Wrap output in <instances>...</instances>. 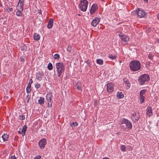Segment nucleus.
<instances>
[{"instance_id": "nucleus-23", "label": "nucleus", "mask_w": 159, "mask_h": 159, "mask_svg": "<svg viewBox=\"0 0 159 159\" xmlns=\"http://www.w3.org/2000/svg\"><path fill=\"white\" fill-rule=\"evenodd\" d=\"M17 11L16 12V15L18 16H22V11H23V10H20L19 9H17Z\"/></svg>"}, {"instance_id": "nucleus-17", "label": "nucleus", "mask_w": 159, "mask_h": 159, "mask_svg": "<svg viewBox=\"0 0 159 159\" xmlns=\"http://www.w3.org/2000/svg\"><path fill=\"white\" fill-rule=\"evenodd\" d=\"M53 25V20L52 19H50L48 23L47 27L49 29H51L52 28Z\"/></svg>"}, {"instance_id": "nucleus-1", "label": "nucleus", "mask_w": 159, "mask_h": 159, "mask_svg": "<svg viewBox=\"0 0 159 159\" xmlns=\"http://www.w3.org/2000/svg\"><path fill=\"white\" fill-rule=\"evenodd\" d=\"M120 127L123 130H129L132 127V125L130 121L128 119L122 118L120 120Z\"/></svg>"}, {"instance_id": "nucleus-53", "label": "nucleus", "mask_w": 159, "mask_h": 159, "mask_svg": "<svg viewBox=\"0 0 159 159\" xmlns=\"http://www.w3.org/2000/svg\"><path fill=\"white\" fill-rule=\"evenodd\" d=\"M157 41L158 43H159V39H157Z\"/></svg>"}, {"instance_id": "nucleus-33", "label": "nucleus", "mask_w": 159, "mask_h": 159, "mask_svg": "<svg viewBox=\"0 0 159 159\" xmlns=\"http://www.w3.org/2000/svg\"><path fill=\"white\" fill-rule=\"evenodd\" d=\"M72 50V47L69 45L68 46L67 50L68 52H70Z\"/></svg>"}, {"instance_id": "nucleus-7", "label": "nucleus", "mask_w": 159, "mask_h": 159, "mask_svg": "<svg viewBox=\"0 0 159 159\" xmlns=\"http://www.w3.org/2000/svg\"><path fill=\"white\" fill-rule=\"evenodd\" d=\"M47 143L46 139L43 138L41 139L39 143V146L41 149H43L45 148V145Z\"/></svg>"}, {"instance_id": "nucleus-55", "label": "nucleus", "mask_w": 159, "mask_h": 159, "mask_svg": "<svg viewBox=\"0 0 159 159\" xmlns=\"http://www.w3.org/2000/svg\"><path fill=\"white\" fill-rule=\"evenodd\" d=\"M78 15H79V16H80V14H78Z\"/></svg>"}, {"instance_id": "nucleus-52", "label": "nucleus", "mask_w": 159, "mask_h": 159, "mask_svg": "<svg viewBox=\"0 0 159 159\" xmlns=\"http://www.w3.org/2000/svg\"><path fill=\"white\" fill-rule=\"evenodd\" d=\"M145 2H148V0H144Z\"/></svg>"}, {"instance_id": "nucleus-13", "label": "nucleus", "mask_w": 159, "mask_h": 159, "mask_svg": "<svg viewBox=\"0 0 159 159\" xmlns=\"http://www.w3.org/2000/svg\"><path fill=\"white\" fill-rule=\"evenodd\" d=\"M119 36L121 39L122 42L125 43V44L129 40V38L126 35H119Z\"/></svg>"}, {"instance_id": "nucleus-39", "label": "nucleus", "mask_w": 159, "mask_h": 159, "mask_svg": "<svg viewBox=\"0 0 159 159\" xmlns=\"http://www.w3.org/2000/svg\"><path fill=\"white\" fill-rule=\"evenodd\" d=\"M12 8H9L6 9V10L7 11V12H9V11H12Z\"/></svg>"}, {"instance_id": "nucleus-51", "label": "nucleus", "mask_w": 159, "mask_h": 159, "mask_svg": "<svg viewBox=\"0 0 159 159\" xmlns=\"http://www.w3.org/2000/svg\"><path fill=\"white\" fill-rule=\"evenodd\" d=\"M38 12L39 13V14H41V11L40 10V11H38Z\"/></svg>"}, {"instance_id": "nucleus-8", "label": "nucleus", "mask_w": 159, "mask_h": 159, "mask_svg": "<svg viewBox=\"0 0 159 159\" xmlns=\"http://www.w3.org/2000/svg\"><path fill=\"white\" fill-rule=\"evenodd\" d=\"M136 12L138 16L140 18L144 17L147 15V13L145 11L143 10H141L139 9L138 8L137 9Z\"/></svg>"}, {"instance_id": "nucleus-27", "label": "nucleus", "mask_w": 159, "mask_h": 159, "mask_svg": "<svg viewBox=\"0 0 159 159\" xmlns=\"http://www.w3.org/2000/svg\"><path fill=\"white\" fill-rule=\"evenodd\" d=\"M97 63L100 65H102L103 63V61L102 60L100 59H98L97 60Z\"/></svg>"}, {"instance_id": "nucleus-37", "label": "nucleus", "mask_w": 159, "mask_h": 159, "mask_svg": "<svg viewBox=\"0 0 159 159\" xmlns=\"http://www.w3.org/2000/svg\"><path fill=\"white\" fill-rule=\"evenodd\" d=\"M40 86L39 83L36 84L35 85V87L37 89H38L40 87Z\"/></svg>"}, {"instance_id": "nucleus-22", "label": "nucleus", "mask_w": 159, "mask_h": 159, "mask_svg": "<svg viewBox=\"0 0 159 159\" xmlns=\"http://www.w3.org/2000/svg\"><path fill=\"white\" fill-rule=\"evenodd\" d=\"M117 98L119 99L121 98L124 97V95L121 92H119L117 93L116 95Z\"/></svg>"}, {"instance_id": "nucleus-54", "label": "nucleus", "mask_w": 159, "mask_h": 159, "mask_svg": "<svg viewBox=\"0 0 159 159\" xmlns=\"http://www.w3.org/2000/svg\"><path fill=\"white\" fill-rule=\"evenodd\" d=\"M149 63H150V62H148V64H149Z\"/></svg>"}, {"instance_id": "nucleus-2", "label": "nucleus", "mask_w": 159, "mask_h": 159, "mask_svg": "<svg viewBox=\"0 0 159 159\" xmlns=\"http://www.w3.org/2000/svg\"><path fill=\"white\" fill-rule=\"evenodd\" d=\"M56 67L57 72L56 75L60 77L65 71V66L62 62H58L56 64Z\"/></svg>"}, {"instance_id": "nucleus-44", "label": "nucleus", "mask_w": 159, "mask_h": 159, "mask_svg": "<svg viewBox=\"0 0 159 159\" xmlns=\"http://www.w3.org/2000/svg\"><path fill=\"white\" fill-rule=\"evenodd\" d=\"M146 31L147 33L150 32H151V29L150 28H148L146 30Z\"/></svg>"}, {"instance_id": "nucleus-45", "label": "nucleus", "mask_w": 159, "mask_h": 159, "mask_svg": "<svg viewBox=\"0 0 159 159\" xmlns=\"http://www.w3.org/2000/svg\"><path fill=\"white\" fill-rule=\"evenodd\" d=\"M11 159H16V157L14 156H12L11 157Z\"/></svg>"}, {"instance_id": "nucleus-3", "label": "nucleus", "mask_w": 159, "mask_h": 159, "mask_svg": "<svg viewBox=\"0 0 159 159\" xmlns=\"http://www.w3.org/2000/svg\"><path fill=\"white\" fill-rule=\"evenodd\" d=\"M129 67L132 70L136 71L140 69V64L139 61L136 60L132 61L130 63Z\"/></svg>"}, {"instance_id": "nucleus-19", "label": "nucleus", "mask_w": 159, "mask_h": 159, "mask_svg": "<svg viewBox=\"0 0 159 159\" xmlns=\"http://www.w3.org/2000/svg\"><path fill=\"white\" fill-rule=\"evenodd\" d=\"M2 138L4 141H7L9 138V135L7 134H4L2 136Z\"/></svg>"}, {"instance_id": "nucleus-4", "label": "nucleus", "mask_w": 159, "mask_h": 159, "mask_svg": "<svg viewBox=\"0 0 159 159\" xmlns=\"http://www.w3.org/2000/svg\"><path fill=\"white\" fill-rule=\"evenodd\" d=\"M149 76L147 74H144L140 76L138 80L139 84L141 85H143L145 82L149 81Z\"/></svg>"}, {"instance_id": "nucleus-31", "label": "nucleus", "mask_w": 159, "mask_h": 159, "mask_svg": "<svg viewBox=\"0 0 159 159\" xmlns=\"http://www.w3.org/2000/svg\"><path fill=\"white\" fill-rule=\"evenodd\" d=\"M146 91V90L145 89L142 90H141L140 92V96L143 95L145 94Z\"/></svg>"}, {"instance_id": "nucleus-28", "label": "nucleus", "mask_w": 159, "mask_h": 159, "mask_svg": "<svg viewBox=\"0 0 159 159\" xmlns=\"http://www.w3.org/2000/svg\"><path fill=\"white\" fill-rule=\"evenodd\" d=\"M120 150L123 152H124L126 149L125 146V145H121L120 147Z\"/></svg>"}, {"instance_id": "nucleus-46", "label": "nucleus", "mask_w": 159, "mask_h": 159, "mask_svg": "<svg viewBox=\"0 0 159 159\" xmlns=\"http://www.w3.org/2000/svg\"><path fill=\"white\" fill-rule=\"evenodd\" d=\"M129 148H128L129 150L130 151H131L132 150V148L131 147L129 146Z\"/></svg>"}, {"instance_id": "nucleus-47", "label": "nucleus", "mask_w": 159, "mask_h": 159, "mask_svg": "<svg viewBox=\"0 0 159 159\" xmlns=\"http://www.w3.org/2000/svg\"><path fill=\"white\" fill-rule=\"evenodd\" d=\"M33 83V80L31 79L29 81V83L30 84H31Z\"/></svg>"}, {"instance_id": "nucleus-35", "label": "nucleus", "mask_w": 159, "mask_h": 159, "mask_svg": "<svg viewBox=\"0 0 159 159\" xmlns=\"http://www.w3.org/2000/svg\"><path fill=\"white\" fill-rule=\"evenodd\" d=\"M19 118L20 120H24L25 119V116L23 115H21L19 116Z\"/></svg>"}, {"instance_id": "nucleus-10", "label": "nucleus", "mask_w": 159, "mask_h": 159, "mask_svg": "<svg viewBox=\"0 0 159 159\" xmlns=\"http://www.w3.org/2000/svg\"><path fill=\"white\" fill-rule=\"evenodd\" d=\"M24 2V0H19L18 3L16 7V9L23 10Z\"/></svg>"}, {"instance_id": "nucleus-41", "label": "nucleus", "mask_w": 159, "mask_h": 159, "mask_svg": "<svg viewBox=\"0 0 159 159\" xmlns=\"http://www.w3.org/2000/svg\"><path fill=\"white\" fill-rule=\"evenodd\" d=\"M126 83L127 84V86L128 87H129L130 86V84L128 81H126Z\"/></svg>"}, {"instance_id": "nucleus-38", "label": "nucleus", "mask_w": 159, "mask_h": 159, "mask_svg": "<svg viewBox=\"0 0 159 159\" xmlns=\"http://www.w3.org/2000/svg\"><path fill=\"white\" fill-rule=\"evenodd\" d=\"M30 96H29V95H28L26 96V99H27V102L28 103L29 102V100L30 99Z\"/></svg>"}, {"instance_id": "nucleus-36", "label": "nucleus", "mask_w": 159, "mask_h": 159, "mask_svg": "<svg viewBox=\"0 0 159 159\" xmlns=\"http://www.w3.org/2000/svg\"><path fill=\"white\" fill-rule=\"evenodd\" d=\"M153 56L152 54L150 53L148 56V58L150 60H152L153 59Z\"/></svg>"}, {"instance_id": "nucleus-50", "label": "nucleus", "mask_w": 159, "mask_h": 159, "mask_svg": "<svg viewBox=\"0 0 159 159\" xmlns=\"http://www.w3.org/2000/svg\"><path fill=\"white\" fill-rule=\"evenodd\" d=\"M157 18L159 20V13H158V15L157 16Z\"/></svg>"}, {"instance_id": "nucleus-9", "label": "nucleus", "mask_w": 159, "mask_h": 159, "mask_svg": "<svg viewBox=\"0 0 159 159\" xmlns=\"http://www.w3.org/2000/svg\"><path fill=\"white\" fill-rule=\"evenodd\" d=\"M114 84L111 83H108L107 85V90L108 93H111L114 91Z\"/></svg>"}, {"instance_id": "nucleus-34", "label": "nucleus", "mask_w": 159, "mask_h": 159, "mask_svg": "<svg viewBox=\"0 0 159 159\" xmlns=\"http://www.w3.org/2000/svg\"><path fill=\"white\" fill-rule=\"evenodd\" d=\"M78 125V123L77 122H73L70 124V125L71 126H77Z\"/></svg>"}, {"instance_id": "nucleus-5", "label": "nucleus", "mask_w": 159, "mask_h": 159, "mask_svg": "<svg viewBox=\"0 0 159 159\" xmlns=\"http://www.w3.org/2000/svg\"><path fill=\"white\" fill-rule=\"evenodd\" d=\"M88 4V2L86 0H82L79 4V8L81 11H85L87 8Z\"/></svg>"}, {"instance_id": "nucleus-30", "label": "nucleus", "mask_w": 159, "mask_h": 159, "mask_svg": "<svg viewBox=\"0 0 159 159\" xmlns=\"http://www.w3.org/2000/svg\"><path fill=\"white\" fill-rule=\"evenodd\" d=\"M54 58L55 59H58L60 58V55L57 54H55L54 56Z\"/></svg>"}, {"instance_id": "nucleus-26", "label": "nucleus", "mask_w": 159, "mask_h": 159, "mask_svg": "<svg viewBox=\"0 0 159 159\" xmlns=\"http://www.w3.org/2000/svg\"><path fill=\"white\" fill-rule=\"evenodd\" d=\"M140 96V103H143L144 101L145 97L143 95Z\"/></svg>"}, {"instance_id": "nucleus-15", "label": "nucleus", "mask_w": 159, "mask_h": 159, "mask_svg": "<svg viewBox=\"0 0 159 159\" xmlns=\"http://www.w3.org/2000/svg\"><path fill=\"white\" fill-rule=\"evenodd\" d=\"M44 75V73L42 71H40L36 75L37 79L39 81L42 80L43 76Z\"/></svg>"}, {"instance_id": "nucleus-49", "label": "nucleus", "mask_w": 159, "mask_h": 159, "mask_svg": "<svg viewBox=\"0 0 159 159\" xmlns=\"http://www.w3.org/2000/svg\"><path fill=\"white\" fill-rule=\"evenodd\" d=\"M102 159H110L109 158L107 157H105L104 158H103Z\"/></svg>"}, {"instance_id": "nucleus-40", "label": "nucleus", "mask_w": 159, "mask_h": 159, "mask_svg": "<svg viewBox=\"0 0 159 159\" xmlns=\"http://www.w3.org/2000/svg\"><path fill=\"white\" fill-rule=\"evenodd\" d=\"M41 157L40 156H37L34 159H40Z\"/></svg>"}, {"instance_id": "nucleus-18", "label": "nucleus", "mask_w": 159, "mask_h": 159, "mask_svg": "<svg viewBox=\"0 0 159 159\" xmlns=\"http://www.w3.org/2000/svg\"><path fill=\"white\" fill-rule=\"evenodd\" d=\"M27 128V127L26 125H25L23 126V129L21 130V131H19L20 133H22V136H24L25 135V133L26 129Z\"/></svg>"}, {"instance_id": "nucleus-21", "label": "nucleus", "mask_w": 159, "mask_h": 159, "mask_svg": "<svg viewBox=\"0 0 159 159\" xmlns=\"http://www.w3.org/2000/svg\"><path fill=\"white\" fill-rule=\"evenodd\" d=\"M77 89L81 91L82 90V86L81 83L80 82H78L76 85V88Z\"/></svg>"}, {"instance_id": "nucleus-29", "label": "nucleus", "mask_w": 159, "mask_h": 159, "mask_svg": "<svg viewBox=\"0 0 159 159\" xmlns=\"http://www.w3.org/2000/svg\"><path fill=\"white\" fill-rule=\"evenodd\" d=\"M108 58H110L112 60L116 59V56L112 55H110L108 56Z\"/></svg>"}, {"instance_id": "nucleus-24", "label": "nucleus", "mask_w": 159, "mask_h": 159, "mask_svg": "<svg viewBox=\"0 0 159 159\" xmlns=\"http://www.w3.org/2000/svg\"><path fill=\"white\" fill-rule=\"evenodd\" d=\"M39 102L40 104H42L44 103V99L43 98L40 97L38 101Z\"/></svg>"}, {"instance_id": "nucleus-25", "label": "nucleus", "mask_w": 159, "mask_h": 159, "mask_svg": "<svg viewBox=\"0 0 159 159\" xmlns=\"http://www.w3.org/2000/svg\"><path fill=\"white\" fill-rule=\"evenodd\" d=\"M48 68L49 70H51L52 69L53 66L51 63H49L48 66Z\"/></svg>"}, {"instance_id": "nucleus-12", "label": "nucleus", "mask_w": 159, "mask_h": 159, "mask_svg": "<svg viewBox=\"0 0 159 159\" xmlns=\"http://www.w3.org/2000/svg\"><path fill=\"white\" fill-rule=\"evenodd\" d=\"M100 20V18L96 17L91 22V25L95 27L99 23Z\"/></svg>"}, {"instance_id": "nucleus-20", "label": "nucleus", "mask_w": 159, "mask_h": 159, "mask_svg": "<svg viewBox=\"0 0 159 159\" xmlns=\"http://www.w3.org/2000/svg\"><path fill=\"white\" fill-rule=\"evenodd\" d=\"M34 39L36 40H39L40 39V36L37 33H34Z\"/></svg>"}, {"instance_id": "nucleus-43", "label": "nucleus", "mask_w": 159, "mask_h": 159, "mask_svg": "<svg viewBox=\"0 0 159 159\" xmlns=\"http://www.w3.org/2000/svg\"><path fill=\"white\" fill-rule=\"evenodd\" d=\"M85 62L86 63H87L89 65V66H90V62H89L88 61H87Z\"/></svg>"}, {"instance_id": "nucleus-6", "label": "nucleus", "mask_w": 159, "mask_h": 159, "mask_svg": "<svg viewBox=\"0 0 159 159\" xmlns=\"http://www.w3.org/2000/svg\"><path fill=\"white\" fill-rule=\"evenodd\" d=\"M52 93H48L46 95V99L48 102V107H51L52 106Z\"/></svg>"}, {"instance_id": "nucleus-32", "label": "nucleus", "mask_w": 159, "mask_h": 159, "mask_svg": "<svg viewBox=\"0 0 159 159\" xmlns=\"http://www.w3.org/2000/svg\"><path fill=\"white\" fill-rule=\"evenodd\" d=\"M26 90L27 93H29L30 92L31 90V87H27Z\"/></svg>"}, {"instance_id": "nucleus-11", "label": "nucleus", "mask_w": 159, "mask_h": 159, "mask_svg": "<svg viewBox=\"0 0 159 159\" xmlns=\"http://www.w3.org/2000/svg\"><path fill=\"white\" fill-rule=\"evenodd\" d=\"M146 114L148 117L152 116L153 114L152 107L148 106L146 109Z\"/></svg>"}, {"instance_id": "nucleus-48", "label": "nucleus", "mask_w": 159, "mask_h": 159, "mask_svg": "<svg viewBox=\"0 0 159 159\" xmlns=\"http://www.w3.org/2000/svg\"><path fill=\"white\" fill-rule=\"evenodd\" d=\"M31 84H30L29 83L28 84V86L27 87H31Z\"/></svg>"}, {"instance_id": "nucleus-16", "label": "nucleus", "mask_w": 159, "mask_h": 159, "mask_svg": "<svg viewBox=\"0 0 159 159\" xmlns=\"http://www.w3.org/2000/svg\"><path fill=\"white\" fill-rule=\"evenodd\" d=\"M97 8V6L96 5L93 4L91 7L90 12L91 14H93Z\"/></svg>"}, {"instance_id": "nucleus-14", "label": "nucleus", "mask_w": 159, "mask_h": 159, "mask_svg": "<svg viewBox=\"0 0 159 159\" xmlns=\"http://www.w3.org/2000/svg\"><path fill=\"white\" fill-rule=\"evenodd\" d=\"M132 117L131 118L132 120H134V118L135 119V120H133V121L135 122L139 120V115H137L135 112H134L132 113Z\"/></svg>"}, {"instance_id": "nucleus-42", "label": "nucleus", "mask_w": 159, "mask_h": 159, "mask_svg": "<svg viewBox=\"0 0 159 159\" xmlns=\"http://www.w3.org/2000/svg\"><path fill=\"white\" fill-rule=\"evenodd\" d=\"M94 104L95 106H97L98 105V102L97 100H95L94 101Z\"/></svg>"}]
</instances>
